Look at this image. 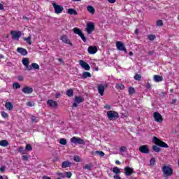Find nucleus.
Returning <instances> with one entry per match:
<instances>
[{
  "instance_id": "nucleus-1",
  "label": "nucleus",
  "mask_w": 179,
  "mask_h": 179,
  "mask_svg": "<svg viewBox=\"0 0 179 179\" xmlns=\"http://www.w3.org/2000/svg\"><path fill=\"white\" fill-rule=\"evenodd\" d=\"M162 170L164 176H166V177H170L173 176V168H171V165H164Z\"/></svg>"
},
{
  "instance_id": "nucleus-2",
  "label": "nucleus",
  "mask_w": 179,
  "mask_h": 179,
  "mask_svg": "<svg viewBox=\"0 0 179 179\" xmlns=\"http://www.w3.org/2000/svg\"><path fill=\"white\" fill-rule=\"evenodd\" d=\"M107 117L110 121H114V120H117V118H120V115L118 113L114 110H109L107 112Z\"/></svg>"
},
{
  "instance_id": "nucleus-3",
  "label": "nucleus",
  "mask_w": 179,
  "mask_h": 179,
  "mask_svg": "<svg viewBox=\"0 0 179 179\" xmlns=\"http://www.w3.org/2000/svg\"><path fill=\"white\" fill-rule=\"evenodd\" d=\"M70 142L71 143H74V145H86L85 140L81 138L80 137L73 136L70 139Z\"/></svg>"
},
{
  "instance_id": "nucleus-4",
  "label": "nucleus",
  "mask_w": 179,
  "mask_h": 179,
  "mask_svg": "<svg viewBox=\"0 0 179 179\" xmlns=\"http://www.w3.org/2000/svg\"><path fill=\"white\" fill-rule=\"evenodd\" d=\"M73 33H75V34H78V36L80 37V38L83 40L84 43H86V41H87V39L86 38V36H85V34H83V32H82L81 29L75 27L73 29Z\"/></svg>"
},
{
  "instance_id": "nucleus-5",
  "label": "nucleus",
  "mask_w": 179,
  "mask_h": 179,
  "mask_svg": "<svg viewBox=\"0 0 179 179\" xmlns=\"http://www.w3.org/2000/svg\"><path fill=\"white\" fill-rule=\"evenodd\" d=\"M152 142L161 148H169V145H167V143L163 142L156 136L153 137Z\"/></svg>"
},
{
  "instance_id": "nucleus-6",
  "label": "nucleus",
  "mask_w": 179,
  "mask_h": 179,
  "mask_svg": "<svg viewBox=\"0 0 179 179\" xmlns=\"http://www.w3.org/2000/svg\"><path fill=\"white\" fill-rule=\"evenodd\" d=\"M94 23L92 22H88L87 23V27L85 29V31H87V34H92V31H94Z\"/></svg>"
},
{
  "instance_id": "nucleus-7",
  "label": "nucleus",
  "mask_w": 179,
  "mask_h": 179,
  "mask_svg": "<svg viewBox=\"0 0 179 179\" xmlns=\"http://www.w3.org/2000/svg\"><path fill=\"white\" fill-rule=\"evenodd\" d=\"M52 6L55 9V13H56L57 15H59V13H62V12L64 11V7L62 6L57 4V3L55 2L52 3Z\"/></svg>"
},
{
  "instance_id": "nucleus-8",
  "label": "nucleus",
  "mask_w": 179,
  "mask_h": 179,
  "mask_svg": "<svg viewBox=\"0 0 179 179\" xmlns=\"http://www.w3.org/2000/svg\"><path fill=\"white\" fill-rule=\"evenodd\" d=\"M13 40H19L22 37V31L13 30L10 31Z\"/></svg>"
},
{
  "instance_id": "nucleus-9",
  "label": "nucleus",
  "mask_w": 179,
  "mask_h": 179,
  "mask_svg": "<svg viewBox=\"0 0 179 179\" xmlns=\"http://www.w3.org/2000/svg\"><path fill=\"white\" fill-rule=\"evenodd\" d=\"M138 150L141 152V153H144L145 155H148L150 152L149 150V146H148V145H143L139 147Z\"/></svg>"
},
{
  "instance_id": "nucleus-10",
  "label": "nucleus",
  "mask_w": 179,
  "mask_h": 179,
  "mask_svg": "<svg viewBox=\"0 0 179 179\" xmlns=\"http://www.w3.org/2000/svg\"><path fill=\"white\" fill-rule=\"evenodd\" d=\"M116 47L119 51H124V52H127V49L125 48V45L122 43L121 41H117L116 42Z\"/></svg>"
},
{
  "instance_id": "nucleus-11",
  "label": "nucleus",
  "mask_w": 179,
  "mask_h": 179,
  "mask_svg": "<svg viewBox=\"0 0 179 179\" xmlns=\"http://www.w3.org/2000/svg\"><path fill=\"white\" fill-rule=\"evenodd\" d=\"M84 99L82 96H76L75 97V103H73V107H78V104H80V103H83Z\"/></svg>"
},
{
  "instance_id": "nucleus-12",
  "label": "nucleus",
  "mask_w": 179,
  "mask_h": 179,
  "mask_svg": "<svg viewBox=\"0 0 179 179\" xmlns=\"http://www.w3.org/2000/svg\"><path fill=\"white\" fill-rule=\"evenodd\" d=\"M154 120L157 122H163V117H162V115L159 112L154 113Z\"/></svg>"
},
{
  "instance_id": "nucleus-13",
  "label": "nucleus",
  "mask_w": 179,
  "mask_h": 179,
  "mask_svg": "<svg viewBox=\"0 0 179 179\" xmlns=\"http://www.w3.org/2000/svg\"><path fill=\"white\" fill-rule=\"evenodd\" d=\"M47 104L52 108H57L58 107V103L52 99H49L47 101Z\"/></svg>"
},
{
  "instance_id": "nucleus-14",
  "label": "nucleus",
  "mask_w": 179,
  "mask_h": 179,
  "mask_svg": "<svg viewBox=\"0 0 179 179\" xmlns=\"http://www.w3.org/2000/svg\"><path fill=\"white\" fill-rule=\"evenodd\" d=\"M79 64L80 66L83 68V69H85V71H90V66L89 65V64H87L85 61L80 60Z\"/></svg>"
},
{
  "instance_id": "nucleus-15",
  "label": "nucleus",
  "mask_w": 179,
  "mask_h": 179,
  "mask_svg": "<svg viewBox=\"0 0 179 179\" xmlns=\"http://www.w3.org/2000/svg\"><path fill=\"white\" fill-rule=\"evenodd\" d=\"M22 92L24 93L25 94H30L33 93V87L26 86L22 88Z\"/></svg>"
},
{
  "instance_id": "nucleus-16",
  "label": "nucleus",
  "mask_w": 179,
  "mask_h": 179,
  "mask_svg": "<svg viewBox=\"0 0 179 179\" xmlns=\"http://www.w3.org/2000/svg\"><path fill=\"white\" fill-rule=\"evenodd\" d=\"M22 64L24 66H25V68L27 69V71H31V66H29V59L23 58Z\"/></svg>"
},
{
  "instance_id": "nucleus-17",
  "label": "nucleus",
  "mask_w": 179,
  "mask_h": 179,
  "mask_svg": "<svg viewBox=\"0 0 179 179\" xmlns=\"http://www.w3.org/2000/svg\"><path fill=\"white\" fill-rule=\"evenodd\" d=\"M17 52H18V54H20V55H22L23 57H25V55H27V50L23 48H17Z\"/></svg>"
},
{
  "instance_id": "nucleus-18",
  "label": "nucleus",
  "mask_w": 179,
  "mask_h": 179,
  "mask_svg": "<svg viewBox=\"0 0 179 179\" xmlns=\"http://www.w3.org/2000/svg\"><path fill=\"white\" fill-rule=\"evenodd\" d=\"M104 90H106V87L104 85L101 84L98 85V93H99L100 96L104 95Z\"/></svg>"
},
{
  "instance_id": "nucleus-19",
  "label": "nucleus",
  "mask_w": 179,
  "mask_h": 179,
  "mask_svg": "<svg viewBox=\"0 0 179 179\" xmlns=\"http://www.w3.org/2000/svg\"><path fill=\"white\" fill-rule=\"evenodd\" d=\"M87 51L91 55L96 54V52H97V47L90 46L87 49Z\"/></svg>"
},
{
  "instance_id": "nucleus-20",
  "label": "nucleus",
  "mask_w": 179,
  "mask_h": 179,
  "mask_svg": "<svg viewBox=\"0 0 179 179\" xmlns=\"http://www.w3.org/2000/svg\"><path fill=\"white\" fill-rule=\"evenodd\" d=\"M61 40L63 43H65V44H69V45H72V43H71V41L68 38V36L66 35H64L61 37Z\"/></svg>"
},
{
  "instance_id": "nucleus-21",
  "label": "nucleus",
  "mask_w": 179,
  "mask_h": 179,
  "mask_svg": "<svg viewBox=\"0 0 179 179\" xmlns=\"http://www.w3.org/2000/svg\"><path fill=\"white\" fill-rule=\"evenodd\" d=\"M72 166V163L69 161H64L62 163V169H66L67 167H71Z\"/></svg>"
},
{
  "instance_id": "nucleus-22",
  "label": "nucleus",
  "mask_w": 179,
  "mask_h": 179,
  "mask_svg": "<svg viewBox=\"0 0 179 179\" xmlns=\"http://www.w3.org/2000/svg\"><path fill=\"white\" fill-rule=\"evenodd\" d=\"M87 10L90 13H91V15H94V13H96V9H94V7H93V6H87Z\"/></svg>"
},
{
  "instance_id": "nucleus-23",
  "label": "nucleus",
  "mask_w": 179,
  "mask_h": 179,
  "mask_svg": "<svg viewBox=\"0 0 179 179\" xmlns=\"http://www.w3.org/2000/svg\"><path fill=\"white\" fill-rule=\"evenodd\" d=\"M124 171H125V174L126 176H131V174H132V173H134V169L132 168H129V167H126L124 169Z\"/></svg>"
},
{
  "instance_id": "nucleus-24",
  "label": "nucleus",
  "mask_w": 179,
  "mask_h": 179,
  "mask_svg": "<svg viewBox=\"0 0 179 179\" xmlns=\"http://www.w3.org/2000/svg\"><path fill=\"white\" fill-rule=\"evenodd\" d=\"M154 80L157 83H159V82H163V76H160L159 75H155L154 76Z\"/></svg>"
},
{
  "instance_id": "nucleus-25",
  "label": "nucleus",
  "mask_w": 179,
  "mask_h": 179,
  "mask_svg": "<svg viewBox=\"0 0 179 179\" xmlns=\"http://www.w3.org/2000/svg\"><path fill=\"white\" fill-rule=\"evenodd\" d=\"M5 108L9 111L13 110V104L11 102H6L5 104Z\"/></svg>"
},
{
  "instance_id": "nucleus-26",
  "label": "nucleus",
  "mask_w": 179,
  "mask_h": 179,
  "mask_svg": "<svg viewBox=\"0 0 179 179\" xmlns=\"http://www.w3.org/2000/svg\"><path fill=\"white\" fill-rule=\"evenodd\" d=\"M66 13H68V15H78V11H76V10L73 9V8H69L67 10Z\"/></svg>"
},
{
  "instance_id": "nucleus-27",
  "label": "nucleus",
  "mask_w": 179,
  "mask_h": 179,
  "mask_svg": "<svg viewBox=\"0 0 179 179\" xmlns=\"http://www.w3.org/2000/svg\"><path fill=\"white\" fill-rule=\"evenodd\" d=\"M9 145V142L6 140H1L0 141V146H2V148H6Z\"/></svg>"
},
{
  "instance_id": "nucleus-28",
  "label": "nucleus",
  "mask_w": 179,
  "mask_h": 179,
  "mask_svg": "<svg viewBox=\"0 0 179 179\" xmlns=\"http://www.w3.org/2000/svg\"><path fill=\"white\" fill-rule=\"evenodd\" d=\"M93 154L97 155L98 156H99V157H103V156L106 155V154L103 151H94Z\"/></svg>"
},
{
  "instance_id": "nucleus-29",
  "label": "nucleus",
  "mask_w": 179,
  "mask_h": 179,
  "mask_svg": "<svg viewBox=\"0 0 179 179\" xmlns=\"http://www.w3.org/2000/svg\"><path fill=\"white\" fill-rule=\"evenodd\" d=\"M18 152L21 154V155H27V152L26 151V148H23V147H20L18 148Z\"/></svg>"
},
{
  "instance_id": "nucleus-30",
  "label": "nucleus",
  "mask_w": 179,
  "mask_h": 179,
  "mask_svg": "<svg viewBox=\"0 0 179 179\" xmlns=\"http://www.w3.org/2000/svg\"><path fill=\"white\" fill-rule=\"evenodd\" d=\"M87 78H92V74L90 72L83 73V79H87Z\"/></svg>"
},
{
  "instance_id": "nucleus-31",
  "label": "nucleus",
  "mask_w": 179,
  "mask_h": 179,
  "mask_svg": "<svg viewBox=\"0 0 179 179\" xmlns=\"http://www.w3.org/2000/svg\"><path fill=\"white\" fill-rule=\"evenodd\" d=\"M24 41H26L27 44H29L31 45V35H29L27 38H23Z\"/></svg>"
},
{
  "instance_id": "nucleus-32",
  "label": "nucleus",
  "mask_w": 179,
  "mask_h": 179,
  "mask_svg": "<svg viewBox=\"0 0 179 179\" xmlns=\"http://www.w3.org/2000/svg\"><path fill=\"white\" fill-rule=\"evenodd\" d=\"M115 89H120V90H124L125 89V86L121 83H117L115 85Z\"/></svg>"
},
{
  "instance_id": "nucleus-33",
  "label": "nucleus",
  "mask_w": 179,
  "mask_h": 179,
  "mask_svg": "<svg viewBox=\"0 0 179 179\" xmlns=\"http://www.w3.org/2000/svg\"><path fill=\"white\" fill-rule=\"evenodd\" d=\"M113 173H114L115 174H120V173H121V170L120 169V168H118L117 166H115L113 170H112Z\"/></svg>"
},
{
  "instance_id": "nucleus-34",
  "label": "nucleus",
  "mask_w": 179,
  "mask_h": 179,
  "mask_svg": "<svg viewBox=\"0 0 179 179\" xmlns=\"http://www.w3.org/2000/svg\"><path fill=\"white\" fill-rule=\"evenodd\" d=\"M31 66V69H40V66L37 63H32Z\"/></svg>"
},
{
  "instance_id": "nucleus-35",
  "label": "nucleus",
  "mask_w": 179,
  "mask_h": 179,
  "mask_svg": "<svg viewBox=\"0 0 179 179\" xmlns=\"http://www.w3.org/2000/svg\"><path fill=\"white\" fill-rule=\"evenodd\" d=\"M25 150L27 152H31L33 150V147L30 144H27L25 147Z\"/></svg>"
},
{
  "instance_id": "nucleus-36",
  "label": "nucleus",
  "mask_w": 179,
  "mask_h": 179,
  "mask_svg": "<svg viewBox=\"0 0 179 179\" xmlns=\"http://www.w3.org/2000/svg\"><path fill=\"white\" fill-rule=\"evenodd\" d=\"M92 164H86L83 169L84 170H88L89 171H92Z\"/></svg>"
},
{
  "instance_id": "nucleus-37",
  "label": "nucleus",
  "mask_w": 179,
  "mask_h": 179,
  "mask_svg": "<svg viewBox=\"0 0 179 179\" xmlns=\"http://www.w3.org/2000/svg\"><path fill=\"white\" fill-rule=\"evenodd\" d=\"M66 95L69 97H72V96H73V90H67L66 91Z\"/></svg>"
},
{
  "instance_id": "nucleus-38",
  "label": "nucleus",
  "mask_w": 179,
  "mask_h": 179,
  "mask_svg": "<svg viewBox=\"0 0 179 179\" xmlns=\"http://www.w3.org/2000/svg\"><path fill=\"white\" fill-rule=\"evenodd\" d=\"M1 115L3 117V118H9V115L5 111L1 112Z\"/></svg>"
},
{
  "instance_id": "nucleus-39",
  "label": "nucleus",
  "mask_w": 179,
  "mask_h": 179,
  "mask_svg": "<svg viewBox=\"0 0 179 179\" xmlns=\"http://www.w3.org/2000/svg\"><path fill=\"white\" fill-rule=\"evenodd\" d=\"M135 93V88L132 87H129V94H134Z\"/></svg>"
},
{
  "instance_id": "nucleus-40",
  "label": "nucleus",
  "mask_w": 179,
  "mask_h": 179,
  "mask_svg": "<svg viewBox=\"0 0 179 179\" xmlns=\"http://www.w3.org/2000/svg\"><path fill=\"white\" fill-rule=\"evenodd\" d=\"M148 40H150V41H153L156 38V36L153 34H150V35H148Z\"/></svg>"
},
{
  "instance_id": "nucleus-41",
  "label": "nucleus",
  "mask_w": 179,
  "mask_h": 179,
  "mask_svg": "<svg viewBox=\"0 0 179 179\" xmlns=\"http://www.w3.org/2000/svg\"><path fill=\"white\" fill-rule=\"evenodd\" d=\"M59 143H60V145H66V143H67L66 139L61 138L59 141Z\"/></svg>"
},
{
  "instance_id": "nucleus-42",
  "label": "nucleus",
  "mask_w": 179,
  "mask_h": 179,
  "mask_svg": "<svg viewBox=\"0 0 179 179\" xmlns=\"http://www.w3.org/2000/svg\"><path fill=\"white\" fill-rule=\"evenodd\" d=\"M74 162H76V163H80V157L79 156L75 155L73 157Z\"/></svg>"
},
{
  "instance_id": "nucleus-43",
  "label": "nucleus",
  "mask_w": 179,
  "mask_h": 179,
  "mask_svg": "<svg viewBox=\"0 0 179 179\" xmlns=\"http://www.w3.org/2000/svg\"><path fill=\"white\" fill-rule=\"evenodd\" d=\"M31 120L32 122H38V117L36 116H31Z\"/></svg>"
},
{
  "instance_id": "nucleus-44",
  "label": "nucleus",
  "mask_w": 179,
  "mask_h": 179,
  "mask_svg": "<svg viewBox=\"0 0 179 179\" xmlns=\"http://www.w3.org/2000/svg\"><path fill=\"white\" fill-rule=\"evenodd\" d=\"M152 149L155 152H157V153H159V152H160V148H159L157 145H154L152 147Z\"/></svg>"
},
{
  "instance_id": "nucleus-45",
  "label": "nucleus",
  "mask_w": 179,
  "mask_h": 179,
  "mask_svg": "<svg viewBox=\"0 0 179 179\" xmlns=\"http://www.w3.org/2000/svg\"><path fill=\"white\" fill-rule=\"evenodd\" d=\"M13 89H20V85L18 83H15L13 85Z\"/></svg>"
},
{
  "instance_id": "nucleus-46",
  "label": "nucleus",
  "mask_w": 179,
  "mask_h": 179,
  "mask_svg": "<svg viewBox=\"0 0 179 179\" xmlns=\"http://www.w3.org/2000/svg\"><path fill=\"white\" fill-rule=\"evenodd\" d=\"M120 152H122V153H124L127 152V147L126 146H122L120 148Z\"/></svg>"
},
{
  "instance_id": "nucleus-47",
  "label": "nucleus",
  "mask_w": 179,
  "mask_h": 179,
  "mask_svg": "<svg viewBox=\"0 0 179 179\" xmlns=\"http://www.w3.org/2000/svg\"><path fill=\"white\" fill-rule=\"evenodd\" d=\"M134 78L135 80H141L142 76L139 74H136L134 76Z\"/></svg>"
},
{
  "instance_id": "nucleus-48",
  "label": "nucleus",
  "mask_w": 179,
  "mask_h": 179,
  "mask_svg": "<svg viewBox=\"0 0 179 179\" xmlns=\"http://www.w3.org/2000/svg\"><path fill=\"white\" fill-rule=\"evenodd\" d=\"M27 106H28V107H34V103L33 101H28Z\"/></svg>"
},
{
  "instance_id": "nucleus-49",
  "label": "nucleus",
  "mask_w": 179,
  "mask_h": 179,
  "mask_svg": "<svg viewBox=\"0 0 179 179\" xmlns=\"http://www.w3.org/2000/svg\"><path fill=\"white\" fill-rule=\"evenodd\" d=\"M157 26H158L159 27H162V26H163V21L162 20H158L157 22Z\"/></svg>"
},
{
  "instance_id": "nucleus-50",
  "label": "nucleus",
  "mask_w": 179,
  "mask_h": 179,
  "mask_svg": "<svg viewBox=\"0 0 179 179\" xmlns=\"http://www.w3.org/2000/svg\"><path fill=\"white\" fill-rule=\"evenodd\" d=\"M22 159L24 162H27V160H29V157L27 155H22Z\"/></svg>"
},
{
  "instance_id": "nucleus-51",
  "label": "nucleus",
  "mask_w": 179,
  "mask_h": 179,
  "mask_svg": "<svg viewBox=\"0 0 179 179\" xmlns=\"http://www.w3.org/2000/svg\"><path fill=\"white\" fill-rule=\"evenodd\" d=\"M155 163H156V161L155 160V158H152L150 159V164L151 166H155Z\"/></svg>"
},
{
  "instance_id": "nucleus-52",
  "label": "nucleus",
  "mask_w": 179,
  "mask_h": 179,
  "mask_svg": "<svg viewBox=\"0 0 179 179\" xmlns=\"http://www.w3.org/2000/svg\"><path fill=\"white\" fill-rule=\"evenodd\" d=\"M66 178H71L72 177V173L71 172H66Z\"/></svg>"
},
{
  "instance_id": "nucleus-53",
  "label": "nucleus",
  "mask_w": 179,
  "mask_h": 179,
  "mask_svg": "<svg viewBox=\"0 0 179 179\" xmlns=\"http://www.w3.org/2000/svg\"><path fill=\"white\" fill-rule=\"evenodd\" d=\"M6 167L5 166H1V168H0V171H1V173H3V171H5V170H6Z\"/></svg>"
},
{
  "instance_id": "nucleus-54",
  "label": "nucleus",
  "mask_w": 179,
  "mask_h": 179,
  "mask_svg": "<svg viewBox=\"0 0 179 179\" xmlns=\"http://www.w3.org/2000/svg\"><path fill=\"white\" fill-rule=\"evenodd\" d=\"M114 179H121V177H120V176L118 174H115L113 176Z\"/></svg>"
},
{
  "instance_id": "nucleus-55",
  "label": "nucleus",
  "mask_w": 179,
  "mask_h": 179,
  "mask_svg": "<svg viewBox=\"0 0 179 179\" xmlns=\"http://www.w3.org/2000/svg\"><path fill=\"white\" fill-rule=\"evenodd\" d=\"M104 108H106V110H110L111 108V106L110 105H106L104 106Z\"/></svg>"
},
{
  "instance_id": "nucleus-56",
  "label": "nucleus",
  "mask_w": 179,
  "mask_h": 179,
  "mask_svg": "<svg viewBox=\"0 0 179 179\" xmlns=\"http://www.w3.org/2000/svg\"><path fill=\"white\" fill-rule=\"evenodd\" d=\"M108 1L109 2V3H115V2H117V0H108Z\"/></svg>"
},
{
  "instance_id": "nucleus-57",
  "label": "nucleus",
  "mask_w": 179,
  "mask_h": 179,
  "mask_svg": "<svg viewBox=\"0 0 179 179\" xmlns=\"http://www.w3.org/2000/svg\"><path fill=\"white\" fill-rule=\"evenodd\" d=\"M0 10H5V8L3 7V5L1 3H0Z\"/></svg>"
},
{
  "instance_id": "nucleus-58",
  "label": "nucleus",
  "mask_w": 179,
  "mask_h": 179,
  "mask_svg": "<svg viewBox=\"0 0 179 179\" xmlns=\"http://www.w3.org/2000/svg\"><path fill=\"white\" fill-rule=\"evenodd\" d=\"M55 97H56V99H59V97H61V94L57 93V94H55Z\"/></svg>"
},
{
  "instance_id": "nucleus-59",
  "label": "nucleus",
  "mask_w": 179,
  "mask_h": 179,
  "mask_svg": "<svg viewBox=\"0 0 179 179\" xmlns=\"http://www.w3.org/2000/svg\"><path fill=\"white\" fill-rule=\"evenodd\" d=\"M58 160H59L58 157H55L53 158V162H58Z\"/></svg>"
},
{
  "instance_id": "nucleus-60",
  "label": "nucleus",
  "mask_w": 179,
  "mask_h": 179,
  "mask_svg": "<svg viewBox=\"0 0 179 179\" xmlns=\"http://www.w3.org/2000/svg\"><path fill=\"white\" fill-rule=\"evenodd\" d=\"M58 62H61L62 64H64V59H62V58H59Z\"/></svg>"
},
{
  "instance_id": "nucleus-61",
  "label": "nucleus",
  "mask_w": 179,
  "mask_h": 179,
  "mask_svg": "<svg viewBox=\"0 0 179 179\" xmlns=\"http://www.w3.org/2000/svg\"><path fill=\"white\" fill-rule=\"evenodd\" d=\"M177 102V99H173L172 101L171 102V104H175V103Z\"/></svg>"
},
{
  "instance_id": "nucleus-62",
  "label": "nucleus",
  "mask_w": 179,
  "mask_h": 179,
  "mask_svg": "<svg viewBox=\"0 0 179 179\" xmlns=\"http://www.w3.org/2000/svg\"><path fill=\"white\" fill-rule=\"evenodd\" d=\"M151 85L150 83H147V89H150Z\"/></svg>"
},
{
  "instance_id": "nucleus-63",
  "label": "nucleus",
  "mask_w": 179,
  "mask_h": 179,
  "mask_svg": "<svg viewBox=\"0 0 179 179\" xmlns=\"http://www.w3.org/2000/svg\"><path fill=\"white\" fill-rule=\"evenodd\" d=\"M138 33H139V29H136L135 30V34H138Z\"/></svg>"
},
{
  "instance_id": "nucleus-64",
  "label": "nucleus",
  "mask_w": 179,
  "mask_h": 179,
  "mask_svg": "<svg viewBox=\"0 0 179 179\" xmlns=\"http://www.w3.org/2000/svg\"><path fill=\"white\" fill-rule=\"evenodd\" d=\"M43 179H51V178L48 176H43Z\"/></svg>"
}]
</instances>
